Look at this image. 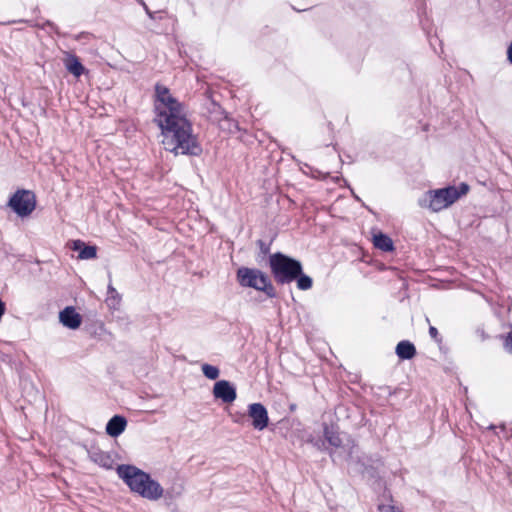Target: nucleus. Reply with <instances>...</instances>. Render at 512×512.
Segmentation results:
<instances>
[{
  "instance_id": "2",
  "label": "nucleus",
  "mask_w": 512,
  "mask_h": 512,
  "mask_svg": "<svg viewBox=\"0 0 512 512\" xmlns=\"http://www.w3.org/2000/svg\"><path fill=\"white\" fill-rule=\"evenodd\" d=\"M117 472L133 492L149 500H158L162 497L161 485L137 467L121 465L117 468Z\"/></svg>"
},
{
  "instance_id": "4",
  "label": "nucleus",
  "mask_w": 512,
  "mask_h": 512,
  "mask_svg": "<svg viewBox=\"0 0 512 512\" xmlns=\"http://www.w3.org/2000/svg\"><path fill=\"white\" fill-rule=\"evenodd\" d=\"M269 260L274 277L279 283H290L302 272L301 263L284 254L275 253Z\"/></svg>"
},
{
  "instance_id": "17",
  "label": "nucleus",
  "mask_w": 512,
  "mask_h": 512,
  "mask_svg": "<svg viewBox=\"0 0 512 512\" xmlns=\"http://www.w3.org/2000/svg\"><path fill=\"white\" fill-rule=\"evenodd\" d=\"M325 438L334 447H339L341 445V439L339 435L334 431L329 430L327 427L325 428Z\"/></svg>"
},
{
  "instance_id": "9",
  "label": "nucleus",
  "mask_w": 512,
  "mask_h": 512,
  "mask_svg": "<svg viewBox=\"0 0 512 512\" xmlns=\"http://www.w3.org/2000/svg\"><path fill=\"white\" fill-rule=\"evenodd\" d=\"M60 322L69 329H77L82 323V317L73 307H66L59 313Z\"/></svg>"
},
{
  "instance_id": "13",
  "label": "nucleus",
  "mask_w": 512,
  "mask_h": 512,
  "mask_svg": "<svg viewBox=\"0 0 512 512\" xmlns=\"http://www.w3.org/2000/svg\"><path fill=\"white\" fill-rule=\"evenodd\" d=\"M373 243L375 247L383 251H392L394 248L391 238L381 232L373 234Z\"/></svg>"
},
{
  "instance_id": "11",
  "label": "nucleus",
  "mask_w": 512,
  "mask_h": 512,
  "mask_svg": "<svg viewBox=\"0 0 512 512\" xmlns=\"http://www.w3.org/2000/svg\"><path fill=\"white\" fill-rule=\"evenodd\" d=\"M63 61L66 69L74 76L79 77L85 72V67L80 63L76 56L67 54Z\"/></svg>"
},
{
  "instance_id": "5",
  "label": "nucleus",
  "mask_w": 512,
  "mask_h": 512,
  "mask_svg": "<svg viewBox=\"0 0 512 512\" xmlns=\"http://www.w3.org/2000/svg\"><path fill=\"white\" fill-rule=\"evenodd\" d=\"M237 279L241 286L251 287L259 291H264L268 296H273L274 288L268 277L257 269L247 267L239 268Z\"/></svg>"
},
{
  "instance_id": "22",
  "label": "nucleus",
  "mask_w": 512,
  "mask_h": 512,
  "mask_svg": "<svg viewBox=\"0 0 512 512\" xmlns=\"http://www.w3.org/2000/svg\"><path fill=\"white\" fill-rule=\"evenodd\" d=\"M507 57H508L509 62L512 64V41L507 49Z\"/></svg>"
},
{
  "instance_id": "10",
  "label": "nucleus",
  "mask_w": 512,
  "mask_h": 512,
  "mask_svg": "<svg viewBox=\"0 0 512 512\" xmlns=\"http://www.w3.org/2000/svg\"><path fill=\"white\" fill-rule=\"evenodd\" d=\"M127 421L124 417L115 415L106 425V433L111 437H117L124 432Z\"/></svg>"
},
{
  "instance_id": "15",
  "label": "nucleus",
  "mask_w": 512,
  "mask_h": 512,
  "mask_svg": "<svg viewBox=\"0 0 512 512\" xmlns=\"http://www.w3.org/2000/svg\"><path fill=\"white\" fill-rule=\"evenodd\" d=\"M96 255H97L96 246L85 245V247L81 250V253H79L78 259H80V260L94 259V258H96Z\"/></svg>"
},
{
  "instance_id": "3",
  "label": "nucleus",
  "mask_w": 512,
  "mask_h": 512,
  "mask_svg": "<svg viewBox=\"0 0 512 512\" xmlns=\"http://www.w3.org/2000/svg\"><path fill=\"white\" fill-rule=\"evenodd\" d=\"M468 191L469 185L466 183H461L458 187L449 186L442 189L431 190L425 194L421 205L429 208L433 212H439L451 206L459 198L466 195Z\"/></svg>"
},
{
  "instance_id": "1",
  "label": "nucleus",
  "mask_w": 512,
  "mask_h": 512,
  "mask_svg": "<svg viewBox=\"0 0 512 512\" xmlns=\"http://www.w3.org/2000/svg\"><path fill=\"white\" fill-rule=\"evenodd\" d=\"M155 122L161 130V143L174 155H199L201 147L192 132L183 104L172 96L169 89L156 86Z\"/></svg>"
},
{
  "instance_id": "18",
  "label": "nucleus",
  "mask_w": 512,
  "mask_h": 512,
  "mask_svg": "<svg viewBox=\"0 0 512 512\" xmlns=\"http://www.w3.org/2000/svg\"><path fill=\"white\" fill-rule=\"evenodd\" d=\"M85 245L86 244L81 240H74L71 242L70 248L81 253V250L85 247Z\"/></svg>"
},
{
  "instance_id": "20",
  "label": "nucleus",
  "mask_w": 512,
  "mask_h": 512,
  "mask_svg": "<svg viewBox=\"0 0 512 512\" xmlns=\"http://www.w3.org/2000/svg\"><path fill=\"white\" fill-rule=\"evenodd\" d=\"M505 348L507 349V351H509L510 353H512V331L508 334V336L506 337V340H505Z\"/></svg>"
},
{
  "instance_id": "16",
  "label": "nucleus",
  "mask_w": 512,
  "mask_h": 512,
  "mask_svg": "<svg viewBox=\"0 0 512 512\" xmlns=\"http://www.w3.org/2000/svg\"><path fill=\"white\" fill-rule=\"evenodd\" d=\"M296 279L297 287L299 289L308 290L312 287V279L309 276L302 274V272L300 273V275H298Z\"/></svg>"
},
{
  "instance_id": "6",
  "label": "nucleus",
  "mask_w": 512,
  "mask_h": 512,
  "mask_svg": "<svg viewBox=\"0 0 512 512\" xmlns=\"http://www.w3.org/2000/svg\"><path fill=\"white\" fill-rule=\"evenodd\" d=\"M9 205L18 215L27 216L35 208V197L30 191H18L10 199Z\"/></svg>"
},
{
  "instance_id": "8",
  "label": "nucleus",
  "mask_w": 512,
  "mask_h": 512,
  "mask_svg": "<svg viewBox=\"0 0 512 512\" xmlns=\"http://www.w3.org/2000/svg\"><path fill=\"white\" fill-rule=\"evenodd\" d=\"M213 395L225 403H232L237 397L236 389L227 380H220L214 384Z\"/></svg>"
},
{
  "instance_id": "7",
  "label": "nucleus",
  "mask_w": 512,
  "mask_h": 512,
  "mask_svg": "<svg viewBox=\"0 0 512 512\" xmlns=\"http://www.w3.org/2000/svg\"><path fill=\"white\" fill-rule=\"evenodd\" d=\"M248 416L252 419V425L257 430L267 427L269 418L266 408L260 403H253L248 407Z\"/></svg>"
},
{
  "instance_id": "19",
  "label": "nucleus",
  "mask_w": 512,
  "mask_h": 512,
  "mask_svg": "<svg viewBox=\"0 0 512 512\" xmlns=\"http://www.w3.org/2000/svg\"><path fill=\"white\" fill-rule=\"evenodd\" d=\"M380 512H400L394 506L391 505H379Z\"/></svg>"
},
{
  "instance_id": "14",
  "label": "nucleus",
  "mask_w": 512,
  "mask_h": 512,
  "mask_svg": "<svg viewBox=\"0 0 512 512\" xmlns=\"http://www.w3.org/2000/svg\"><path fill=\"white\" fill-rule=\"evenodd\" d=\"M201 370L205 377L210 380H215L219 377V369L216 366L210 364H203Z\"/></svg>"
},
{
  "instance_id": "12",
  "label": "nucleus",
  "mask_w": 512,
  "mask_h": 512,
  "mask_svg": "<svg viewBox=\"0 0 512 512\" xmlns=\"http://www.w3.org/2000/svg\"><path fill=\"white\" fill-rule=\"evenodd\" d=\"M396 354L400 359H411L416 354L415 346L409 341H401L396 346Z\"/></svg>"
},
{
  "instance_id": "23",
  "label": "nucleus",
  "mask_w": 512,
  "mask_h": 512,
  "mask_svg": "<svg viewBox=\"0 0 512 512\" xmlns=\"http://www.w3.org/2000/svg\"><path fill=\"white\" fill-rule=\"evenodd\" d=\"M108 289H109V291H111V292H115V289H114L112 286H109V287H108Z\"/></svg>"
},
{
  "instance_id": "21",
  "label": "nucleus",
  "mask_w": 512,
  "mask_h": 512,
  "mask_svg": "<svg viewBox=\"0 0 512 512\" xmlns=\"http://www.w3.org/2000/svg\"><path fill=\"white\" fill-rule=\"evenodd\" d=\"M429 334L434 340L438 341V331L435 327H433V326L430 327Z\"/></svg>"
}]
</instances>
